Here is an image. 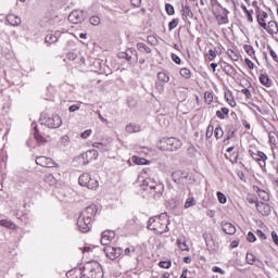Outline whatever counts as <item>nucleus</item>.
Here are the masks:
<instances>
[{
	"mask_svg": "<svg viewBox=\"0 0 278 278\" xmlns=\"http://www.w3.org/2000/svg\"><path fill=\"white\" fill-rule=\"evenodd\" d=\"M90 25H93L97 27L98 25H101V18L99 16H91L89 18Z\"/></svg>",
	"mask_w": 278,
	"mask_h": 278,
	"instance_id": "e433bc0d",
	"label": "nucleus"
},
{
	"mask_svg": "<svg viewBox=\"0 0 278 278\" xmlns=\"http://www.w3.org/2000/svg\"><path fill=\"white\" fill-rule=\"evenodd\" d=\"M77 110H79V105L77 104H73L72 106H70V112H77Z\"/></svg>",
	"mask_w": 278,
	"mask_h": 278,
	"instance_id": "bf43d9fd",
	"label": "nucleus"
},
{
	"mask_svg": "<svg viewBox=\"0 0 278 278\" xmlns=\"http://www.w3.org/2000/svg\"><path fill=\"white\" fill-rule=\"evenodd\" d=\"M249 203H255L256 204V210L261 213V214H265L268 215L270 214V205L265 204V203H260L256 202L253 199H248Z\"/></svg>",
	"mask_w": 278,
	"mask_h": 278,
	"instance_id": "9b49d317",
	"label": "nucleus"
},
{
	"mask_svg": "<svg viewBox=\"0 0 278 278\" xmlns=\"http://www.w3.org/2000/svg\"><path fill=\"white\" fill-rule=\"evenodd\" d=\"M260 81L263 86H266V88H270V78L266 74H262L260 76Z\"/></svg>",
	"mask_w": 278,
	"mask_h": 278,
	"instance_id": "a878e982",
	"label": "nucleus"
},
{
	"mask_svg": "<svg viewBox=\"0 0 278 278\" xmlns=\"http://www.w3.org/2000/svg\"><path fill=\"white\" fill-rule=\"evenodd\" d=\"M36 164L42 166L43 168H54L55 162L51 157L39 156L36 159Z\"/></svg>",
	"mask_w": 278,
	"mask_h": 278,
	"instance_id": "9d476101",
	"label": "nucleus"
},
{
	"mask_svg": "<svg viewBox=\"0 0 278 278\" xmlns=\"http://www.w3.org/2000/svg\"><path fill=\"white\" fill-rule=\"evenodd\" d=\"M159 266H160L161 268H170V261H161V262L159 263Z\"/></svg>",
	"mask_w": 278,
	"mask_h": 278,
	"instance_id": "c03bdc74",
	"label": "nucleus"
},
{
	"mask_svg": "<svg viewBox=\"0 0 278 278\" xmlns=\"http://www.w3.org/2000/svg\"><path fill=\"white\" fill-rule=\"evenodd\" d=\"M90 134H92L91 129H87L84 132L80 134V137L86 140L87 138H90Z\"/></svg>",
	"mask_w": 278,
	"mask_h": 278,
	"instance_id": "a18cd8bd",
	"label": "nucleus"
},
{
	"mask_svg": "<svg viewBox=\"0 0 278 278\" xmlns=\"http://www.w3.org/2000/svg\"><path fill=\"white\" fill-rule=\"evenodd\" d=\"M134 164H136L137 166H147L148 164H150L149 161H147V159L143 157H139V156H132L131 157Z\"/></svg>",
	"mask_w": 278,
	"mask_h": 278,
	"instance_id": "4be33fe9",
	"label": "nucleus"
},
{
	"mask_svg": "<svg viewBox=\"0 0 278 278\" xmlns=\"http://www.w3.org/2000/svg\"><path fill=\"white\" fill-rule=\"evenodd\" d=\"M245 53H248V55H250V58H253L255 55V49H253V46L250 45H245L243 47Z\"/></svg>",
	"mask_w": 278,
	"mask_h": 278,
	"instance_id": "f704fd0d",
	"label": "nucleus"
},
{
	"mask_svg": "<svg viewBox=\"0 0 278 278\" xmlns=\"http://www.w3.org/2000/svg\"><path fill=\"white\" fill-rule=\"evenodd\" d=\"M216 59V51L214 50H208V60L210 62H213V60Z\"/></svg>",
	"mask_w": 278,
	"mask_h": 278,
	"instance_id": "de8ad7c7",
	"label": "nucleus"
},
{
	"mask_svg": "<svg viewBox=\"0 0 278 278\" xmlns=\"http://www.w3.org/2000/svg\"><path fill=\"white\" fill-rule=\"evenodd\" d=\"M182 146L181 140L169 137V138H163L160 140L157 148L161 151H179V148Z\"/></svg>",
	"mask_w": 278,
	"mask_h": 278,
	"instance_id": "7ed1b4c3",
	"label": "nucleus"
},
{
	"mask_svg": "<svg viewBox=\"0 0 278 278\" xmlns=\"http://www.w3.org/2000/svg\"><path fill=\"white\" fill-rule=\"evenodd\" d=\"M169 224L168 215L161 214L159 216L151 217L148 220V229H150V231H154V233L162 235L168 231Z\"/></svg>",
	"mask_w": 278,
	"mask_h": 278,
	"instance_id": "f03ea898",
	"label": "nucleus"
},
{
	"mask_svg": "<svg viewBox=\"0 0 278 278\" xmlns=\"http://www.w3.org/2000/svg\"><path fill=\"white\" fill-rule=\"evenodd\" d=\"M146 186H148L150 190H157V188H161V185H157V182L153 181L151 178L146 180Z\"/></svg>",
	"mask_w": 278,
	"mask_h": 278,
	"instance_id": "bb28decb",
	"label": "nucleus"
},
{
	"mask_svg": "<svg viewBox=\"0 0 278 278\" xmlns=\"http://www.w3.org/2000/svg\"><path fill=\"white\" fill-rule=\"evenodd\" d=\"M214 136V126L210 124L206 128V139L210 140Z\"/></svg>",
	"mask_w": 278,
	"mask_h": 278,
	"instance_id": "58836bf2",
	"label": "nucleus"
},
{
	"mask_svg": "<svg viewBox=\"0 0 278 278\" xmlns=\"http://www.w3.org/2000/svg\"><path fill=\"white\" fill-rule=\"evenodd\" d=\"M177 25H179V18H174L173 21H170L168 24L169 31H173V29H175Z\"/></svg>",
	"mask_w": 278,
	"mask_h": 278,
	"instance_id": "ea45409f",
	"label": "nucleus"
},
{
	"mask_svg": "<svg viewBox=\"0 0 278 278\" xmlns=\"http://www.w3.org/2000/svg\"><path fill=\"white\" fill-rule=\"evenodd\" d=\"M67 18L70 23L77 25L79 23H84V21L86 20V13L84 12V10L76 9L70 13Z\"/></svg>",
	"mask_w": 278,
	"mask_h": 278,
	"instance_id": "423d86ee",
	"label": "nucleus"
},
{
	"mask_svg": "<svg viewBox=\"0 0 278 278\" xmlns=\"http://www.w3.org/2000/svg\"><path fill=\"white\" fill-rule=\"evenodd\" d=\"M116 233H114V231L112 230H105L102 232V237H101V244H103L104 247H108V244H110V242H112V240L115 238Z\"/></svg>",
	"mask_w": 278,
	"mask_h": 278,
	"instance_id": "f8f14e48",
	"label": "nucleus"
},
{
	"mask_svg": "<svg viewBox=\"0 0 278 278\" xmlns=\"http://www.w3.org/2000/svg\"><path fill=\"white\" fill-rule=\"evenodd\" d=\"M222 229H223V232L227 233L228 236H233V233H236V226H233V224L228 222L222 224Z\"/></svg>",
	"mask_w": 278,
	"mask_h": 278,
	"instance_id": "4468645a",
	"label": "nucleus"
},
{
	"mask_svg": "<svg viewBox=\"0 0 278 278\" xmlns=\"http://www.w3.org/2000/svg\"><path fill=\"white\" fill-rule=\"evenodd\" d=\"M245 14L249 23H253V11H247Z\"/></svg>",
	"mask_w": 278,
	"mask_h": 278,
	"instance_id": "5fc2aeb1",
	"label": "nucleus"
},
{
	"mask_svg": "<svg viewBox=\"0 0 278 278\" xmlns=\"http://www.w3.org/2000/svg\"><path fill=\"white\" fill-rule=\"evenodd\" d=\"M35 140L36 142H38V144H45V142H47V139H45V137H42V135H40V132H38V130L35 128Z\"/></svg>",
	"mask_w": 278,
	"mask_h": 278,
	"instance_id": "c756f323",
	"label": "nucleus"
},
{
	"mask_svg": "<svg viewBox=\"0 0 278 278\" xmlns=\"http://www.w3.org/2000/svg\"><path fill=\"white\" fill-rule=\"evenodd\" d=\"M227 55L228 58H230V60H232V62H238V60H240V56H238V53H236V51L228 49L227 50Z\"/></svg>",
	"mask_w": 278,
	"mask_h": 278,
	"instance_id": "7c9ffc66",
	"label": "nucleus"
},
{
	"mask_svg": "<svg viewBox=\"0 0 278 278\" xmlns=\"http://www.w3.org/2000/svg\"><path fill=\"white\" fill-rule=\"evenodd\" d=\"M91 147H93V149H99L101 153H105V151H108V146L101 142H93Z\"/></svg>",
	"mask_w": 278,
	"mask_h": 278,
	"instance_id": "c85d7f7f",
	"label": "nucleus"
},
{
	"mask_svg": "<svg viewBox=\"0 0 278 278\" xmlns=\"http://www.w3.org/2000/svg\"><path fill=\"white\" fill-rule=\"evenodd\" d=\"M137 49L140 53H151V48L142 42L137 43Z\"/></svg>",
	"mask_w": 278,
	"mask_h": 278,
	"instance_id": "cd10ccee",
	"label": "nucleus"
},
{
	"mask_svg": "<svg viewBox=\"0 0 278 278\" xmlns=\"http://www.w3.org/2000/svg\"><path fill=\"white\" fill-rule=\"evenodd\" d=\"M220 111L223 112V114H224L225 116H229V109H227V108H222Z\"/></svg>",
	"mask_w": 278,
	"mask_h": 278,
	"instance_id": "680f3d73",
	"label": "nucleus"
},
{
	"mask_svg": "<svg viewBox=\"0 0 278 278\" xmlns=\"http://www.w3.org/2000/svg\"><path fill=\"white\" fill-rule=\"evenodd\" d=\"M157 79H159V81H162L163 84H168V81H170V76H168V74H166V72H160L157 74Z\"/></svg>",
	"mask_w": 278,
	"mask_h": 278,
	"instance_id": "b1692460",
	"label": "nucleus"
},
{
	"mask_svg": "<svg viewBox=\"0 0 278 278\" xmlns=\"http://www.w3.org/2000/svg\"><path fill=\"white\" fill-rule=\"evenodd\" d=\"M216 117H217V118H222V121H224L225 115L223 114L222 111H217V112H216Z\"/></svg>",
	"mask_w": 278,
	"mask_h": 278,
	"instance_id": "052dcab7",
	"label": "nucleus"
},
{
	"mask_svg": "<svg viewBox=\"0 0 278 278\" xmlns=\"http://www.w3.org/2000/svg\"><path fill=\"white\" fill-rule=\"evenodd\" d=\"M0 227H5V229L16 230L18 227L12 220L9 219H0Z\"/></svg>",
	"mask_w": 278,
	"mask_h": 278,
	"instance_id": "aec40b11",
	"label": "nucleus"
},
{
	"mask_svg": "<svg viewBox=\"0 0 278 278\" xmlns=\"http://www.w3.org/2000/svg\"><path fill=\"white\" fill-rule=\"evenodd\" d=\"M244 62H245L247 66L249 68H251V71H253L255 68V65L253 64L252 60L245 59Z\"/></svg>",
	"mask_w": 278,
	"mask_h": 278,
	"instance_id": "09e8293b",
	"label": "nucleus"
},
{
	"mask_svg": "<svg viewBox=\"0 0 278 278\" xmlns=\"http://www.w3.org/2000/svg\"><path fill=\"white\" fill-rule=\"evenodd\" d=\"M197 205V200L194 198H188L185 202V210H189V207H194Z\"/></svg>",
	"mask_w": 278,
	"mask_h": 278,
	"instance_id": "2f4dec72",
	"label": "nucleus"
},
{
	"mask_svg": "<svg viewBox=\"0 0 278 278\" xmlns=\"http://www.w3.org/2000/svg\"><path fill=\"white\" fill-rule=\"evenodd\" d=\"M177 247L180 249V251H190L188 243H186V238L184 237L177 239Z\"/></svg>",
	"mask_w": 278,
	"mask_h": 278,
	"instance_id": "412c9836",
	"label": "nucleus"
},
{
	"mask_svg": "<svg viewBox=\"0 0 278 278\" xmlns=\"http://www.w3.org/2000/svg\"><path fill=\"white\" fill-rule=\"evenodd\" d=\"M217 200L219 201V203H222V205H225V203H227V197L220 191L217 192Z\"/></svg>",
	"mask_w": 278,
	"mask_h": 278,
	"instance_id": "4c0bfd02",
	"label": "nucleus"
},
{
	"mask_svg": "<svg viewBox=\"0 0 278 278\" xmlns=\"http://www.w3.org/2000/svg\"><path fill=\"white\" fill-rule=\"evenodd\" d=\"M184 12L187 14V16H190V7L186 5L184 7Z\"/></svg>",
	"mask_w": 278,
	"mask_h": 278,
	"instance_id": "e2e57ef3",
	"label": "nucleus"
},
{
	"mask_svg": "<svg viewBox=\"0 0 278 278\" xmlns=\"http://www.w3.org/2000/svg\"><path fill=\"white\" fill-rule=\"evenodd\" d=\"M241 92H242V94L245 96L247 99H251L252 94H251V91H250L249 89L243 88V89L241 90Z\"/></svg>",
	"mask_w": 278,
	"mask_h": 278,
	"instance_id": "8fccbe9b",
	"label": "nucleus"
},
{
	"mask_svg": "<svg viewBox=\"0 0 278 278\" xmlns=\"http://www.w3.org/2000/svg\"><path fill=\"white\" fill-rule=\"evenodd\" d=\"M245 260L247 263L250 265L255 264V255H253L252 253H248Z\"/></svg>",
	"mask_w": 278,
	"mask_h": 278,
	"instance_id": "79ce46f5",
	"label": "nucleus"
},
{
	"mask_svg": "<svg viewBox=\"0 0 278 278\" xmlns=\"http://www.w3.org/2000/svg\"><path fill=\"white\" fill-rule=\"evenodd\" d=\"M46 42H49L50 45L52 43V42H58V37L55 36V35H47L46 36Z\"/></svg>",
	"mask_w": 278,
	"mask_h": 278,
	"instance_id": "a19ab883",
	"label": "nucleus"
},
{
	"mask_svg": "<svg viewBox=\"0 0 278 278\" xmlns=\"http://www.w3.org/2000/svg\"><path fill=\"white\" fill-rule=\"evenodd\" d=\"M240 244V242H238V241H232L231 243H230V247H231V249H237V247Z\"/></svg>",
	"mask_w": 278,
	"mask_h": 278,
	"instance_id": "0e129e2a",
	"label": "nucleus"
},
{
	"mask_svg": "<svg viewBox=\"0 0 278 278\" xmlns=\"http://www.w3.org/2000/svg\"><path fill=\"white\" fill-rule=\"evenodd\" d=\"M172 60L175 64H181V59L177 54H172Z\"/></svg>",
	"mask_w": 278,
	"mask_h": 278,
	"instance_id": "603ef678",
	"label": "nucleus"
},
{
	"mask_svg": "<svg viewBox=\"0 0 278 278\" xmlns=\"http://www.w3.org/2000/svg\"><path fill=\"white\" fill-rule=\"evenodd\" d=\"M84 278H103V269L101 265L94 264H87L83 270Z\"/></svg>",
	"mask_w": 278,
	"mask_h": 278,
	"instance_id": "20e7f679",
	"label": "nucleus"
},
{
	"mask_svg": "<svg viewBox=\"0 0 278 278\" xmlns=\"http://www.w3.org/2000/svg\"><path fill=\"white\" fill-rule=\"evenodd\" d=\"M46 125L50 129H58V127H62V117H60V115H51L46 121Z\"/></svg>",
	"mask_w": 278,
	"mask_h": 278,
	"instance_id": "1a4fd4ad",
	"label": "nucleus"
},
{
	"mask_svg": "<svg viewBox=\"0 0 278 278\" xmlns=\"http://www.w3.org/2000/svg\"><path fill=\"white\" fill-rule=\"evenodd\" d=\"M271 238L276 244V247H278V236H277V232L275 231H271Z\"/></svg>",
	"mask_w": 278,
	"mask_h": 278,
	"instance_id": "4d7b16f0",
	"label": "nucleus"
},
{
	"mask_svg": "<svg viewBox=\"0 0 278 278\" xmlns=\"http://www.w3.org/2000/svg\"><path fill=\"white\" fill-rule=\"evenodd\" d=\"M180 75L181 77H184L185 79H190V77H192V73L190 72V70L184 67L180 70Z\"/></svg>",
	"mask_w": 278,
	"mask_h": 278,
	"instance_id": "72a5a7b5",
	"label": "nucleus"
},
{
	"mask_svg": "<svg viewBox=\"0 0 278 278\" xmlns=\"http://www.w3.org/2000/svg\"><path fill=\"white\" fill-rule=\"evenodd\" d=\"M214 136H215L216 140H220V138H223V136H225V131H223L222 127H216L214 129Z\"/></svg>",
	"mask_w": 278,
	"mask_h": 278,
	"instance_id": "473e14b6",
	"label": "nucleus"
},
{
	"mask_svg": "<svg viewBox=\"0 0 278 278\" xmlns=\"http://www.w3.org/2000/svg\"><path fill=\"white\" fill-rule=\"evenodd\" d=\"M254 192H256L260 197V199H262L263 201H269L270 200V195L263 189H260V187L254 186L253 187Z\"/></svg>",
	"mask_w": 278,
	"mask_h": 278,
	"instance_id": "dca6fc26",
	"label": "nucleus"
},
{
	"mask_svg": "<svg viewBox=\"0 0 278 278\" xmlns=\"http://www.w3.org/2000/svg\"><path fill=\"white\" fill-rule=\"evenodd\" d=\"M190 262H192V258H190V256L184 258L185 264H190Z\"/></svg>",
	"mask_w": 278,
	"mask_h": 278,
	"instance_id": "338daca9",
	"label": "nucleus"
},
{
	"mask_svg": "<svg viewBox=\"0 0 278 278\" xmlns=\"http://www.w3.org/2000/svg\"><path fill=\"white\" fill-rule=\"evenodd\" d=\"M165 12L168 14V16H173V14H175V7H173L170 3L165 4Z\"/></svg>",
	"mask_w": 278,
	"mask_h": 278,
	"instance_id": "c9c22d12",
	"label": "nucleus"
},
{
	"mask_svg": "<svg viewBox=\"0 0 278 278\" xmlns=\"http://www.w3.org/2000/svg\"><path fill=\"white\" fill-rule=\"evenodd\" d=\"M266 18H268V13L261 11L257 15V23L263 27V29H266Z\"/></svg>",
	"mask_w": 278,
	"mask_h": 278,
	"instance_id": "6ab92c4d",
	"label": "nucleus"
},
{
	"mask_svg": "<svg viewBox=\"0 0 278 278\" xmlns=\"http://www.w3.org/2000/svg\"><path fill=\"white\" fill-rule=\"evenodd\" d=\"M227 23H229V18L227 17V15H220L218 17V24L219 25H227Z\"/></svg>",
	"mask_w": 278,
	"mask_h": 278,
	"instance_id": "37998d69",
	"label": "nucleus"
},
{
	"mask_svg": "<svg viewBox=\"0 0 278 278\" xmlns=\"http://www.w3.org/2000/svg\"><path fill=\"white\" fill-rule=\"evenodd\" d=\"M256 236L262 240H266V235L262 230H256Z\"/></svg>",
	"mask_w": 278,
	"mask_h": 278,
	"instance_id": "6e6d98bb",
	"label": "nucleus"
},
{
	"mask_svg": "<svg viewBox=\"0 0 278 278\" xmlns=\"http://www.w3.org/2000/svg\"><path fill=\"white\" fill-rule=\"evenodd\" d=\"M264 29H266L268 34H278V24L275 21H270L268 22V24L266 25V28Z\"/></svg>",
	"mask_w": 278,
	"mask_h": 278,
	"instance_id": "a211bd4d",
	"label": "nucleus"
},
{
	"mask_svg": "<svg viewBox=\"0 0 278 278\" xmlns=\"http://www.w3.org/2000/svg\"><path fill=\"white\" fill-rule=\"evenodd\" d=\"M213 273H218L219 275H225V270H223L220 267L218 266H214L212 268Z\"/></svg>",
	"mask_w": 278,
	"mask_h": 278,
	"instance_id": "3c124183",
	"label": "nucleus"
},
{
	"mask_svg": "<svg viewBox=\"0 0 278 278\" xmlns=\"http://www.w3.org/2000/svg\"><path fill=\"white\" fill-rule=\"evenodd\" d=\"M250 156L255 160L261 166V168H266V160H268V156L262 151H257L256 153L253 152V150H249Z\"/></svg>",
	"mask_w": 278,
	"mask_h": 278,
	"instance_id": "6e6552de",
	"label": "nucleus"
},
{
	"mask_svg": "<svg viewBox=\"0 0 278 278\" xmlns=\"http://www.w3.org/2000/svg\"><path fill=\"white\" fill-rule=\"evenodd\" d=\"M7 21L13 27H18V25H21V23H22L21 17L16 16L14 14L8 15Z\"/></svg>",
	"mask_w": 278,
	"mask_h": 278,
	"instance_id": "f3484780",
	"label": "nucleus"
},
{
	"mask_svg": "<svg viewBox=\"0 0 278 278\" xmlns=\"http://www.w3.org/2000/svg\"><path fill=\"white\" fill-rule=\"evenodd\" d=\"M268 138H269L270 144H273L274 147H277V144H278V136H277V132H275V131H269Z\"/></svg>",
	"mask_w": 278,
	"mask_h": 278,
	"instance_id": "393cba45",
	"label": "nucleus"
},
{
	"mask_svg": "<svg viewBox=\"0 0 278 278\" xmlns=\"http://www.w3.org/2000/svg\"><path fill=\"white\" fill-rule=\"evenodd\" d=\"M188 175L181 170H176L172 174V179L175 181V184H181V179H186Z\"/></svg>",
	"mask_w": 278,
	"mask_h": 278,
	"instance_id": "2eb2a0df",
	"label": "nucleus"
},
{
	"mask_svg": "<svg viewBox=\"0 0 278 278\" xmlns=\"http://www.w3.org/2000/svg\"><path fill=\"white\" fill-rule=\"evenodd\" d=\"M78 184L89 190H97V188H99V181L91 178L90 174H81L78 178Z\"/></svg>",
	"mask_w": 278,
	"mask_h": 278,
	"instance_id": "39448f33",
	"label": "nucleus"
},
{
	"mask_svg": "<svg viewBox=\"0 0 278 278\" xmlns=\"http://www.w3.org/2000/svg\"><path fill=\"white\" fill-rule=\"evenodd\" d=\"M161 278H170V274L169 273H165L161 276Z\"/></svg>",
	"mask_w": 278,
	"mask_h": 278,
	"instance_id": "774afa93",
	"label": "nucleus"
},
{
	"mask_svg": "<svg viewBox=\"0 0 278 278\" xmlns=\"http://www.w3.org/2000/svg\"><path fill=\"white\" fill-rule=\"evenodd\" d=\"M204 99H205L206 103H212V99H213V98H212V93H207V92H206V93L204 94Z\"/></svg>",
	"mask_w": 278,
	"mask_h": 278,
	"instance_id": "13d9d810",
	"label": "nucleus"
},
{
	"mask_svg": "<svg viewBox=\"0 0 278 278\" xmlns=\"http://www.w3.org/2000/svg\"><path fill=\"white\" fill-rule=\"evenodd\" d=\"M99 159V152L97 150H89L85 154H83V160L85 164H90L93 160Z\"/></svg>",
	"mask_w": 278,
	"mask_h": 278,
	"instance_id": "ddd939ff",
	"label": "nucleus"
},
{
	"mask_svg": "<svg viewBox=\"0 0 278 278\" xmlns=\"http://www.w3.org/2000/svg\"><path fill=\"white\" fill-rule=\"evenodd\" d=\"M126 131L127 134H138V131H141V128L136 124H128L126 126Z\"/></svg>",
	"mask_w": 278,
	"mask_h": 278,
	"instance_id": "5701e85b",
	"label": "nucleus"
},
{
	"mask_svg": "<svg viewBox=\"0 0 278 278\" xmlns=\"http://www.w3.org/2000/svg\"><path fill=\"white\" fill-rule=\"evenodd\" d=\"M242 125L244 126L245 129H251V124H249V122L243 121Z\"/></svg>",
	"mask_w": 278,
	"mask_h": 278,
	"instance_id": "69168bd1",
	"label": "nucleus"
},
{
	"mask_svg": "<svg viewBox=\"0 0 278 278\" xmlns=\"http://www.w3.org/2000/svg\"><path fill=\"white\" fill-rule=\"evenodd\" d=\"M257 240L253 232L248 233V242H255Z\"/></svg>",
	"mask_w": 278,
	"mask_h": 278,
	"instance_id": "864d4df0",
	"label": "nucleus"
},
{
	"mask_svg": "<svg viewBox=\"0 0 278 278\" xmlns=\"http://www.w3.org/2000/svg\"><path fill=\"white\" fill-rule=\"evenodd\" d=\"M269 49V54L273 58L274 62H278V56L277 53L275 52V50H273V48L268 47Z\"/></svg>",
	"mask_w": 278,
	"mask_h": 278,
	"instance_id": "49530a36",
	"label": "nucleus"
},
{
	"mask_svg": "<svg viewBox=\"0 0 278 278\" xmlns=\"http://www.w3.org/2000/svg\"><path fill=\"white\" fill-rule=\"evenodd\" d=\"M104 253L109 260H116L123 254V249L108 245L104 248Z\"/></svg>",
	"mask_w": 278,
	"mask_h": 278,
	"instance_id": "0eeeda50",
	"label": "nucleus"
},
{
	"mask_svg": "<svg viewBox=\"0 0 278 278\" xmlns=\"http://www.w3.org/2000/svg\"><path fill=\"white\" fill-rule=\"evenodd\" d=\"M97 205L91 204L80 213L77 225L83 233H88L90 231V227H92V220H94V216H97Z\"/></svg>",
	"mask_w": 278,
	"mask_h": 278,
	"instance_id": "f257e3e1",
	"label": "nucleus"
}]
</instances>
